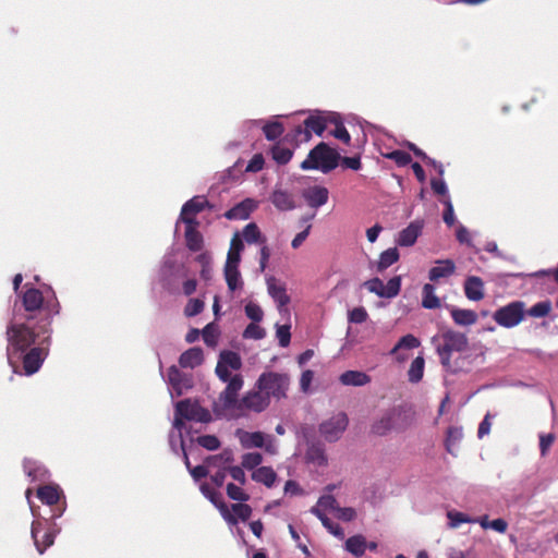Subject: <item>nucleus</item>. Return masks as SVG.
<instances>
[{
	"label": "nucleus",
	"mask_w": 558,
	"mask_h": 558,
	"mask_svg": "<svg viewBox=\"0 0 558 558\" xmlns=\"http://www.w3.org/2000/svg\"><path fill=\"white\" fill-rule=\"evenodd\" d=\"M314 507H318L323 511L329 510L336 512L339 505L331 494H324L318 498L317 504Z\"/></svg>",
	"instance_id": "nucleus-55"
},
{
	"label": "nucleus",
	"mask_w": 558,
	"mask_h": 558,
	"mask_svg": "<svg viewBox=\"0 0 558 558\" xmlns=\"http://www.w3.org/2000/svg\"><path fill=\"white\" fill-rule=\"evenodd\" d=\"M242 239L248 244L265 242V238H263L260 230L255 222H251L243 228Z\"/></svg>",
	"instance_id": "nucleus-41"
},
{
	"label": "nucleus",
	"mask_w": 558,
	"mask_h": 558,
	"mask_svg": "<svg viewBox=\"0 0 558 558\" xmlns=\"http://www.w3.org/2000/svg\"><path fill=\"white\" fill-rule=\"evenodd\" d=\"M225 278L227 281V286L230 291H235L236 289L242 287L241 275L239 268L235 267H225Z\"/></svg>",
	"instance_id": "nucleus-46"
},
{
	"label": "nucleus",
	"mask_w": 558,
	"mask_h": 558,
	"mask_svg": "<svg viewBox=\"0 0 558 558\" xmlns=\"http://www.w3.org/2000/svg\"><path fill=\"white\" fill-rule=\"evenodd\" d=\"M233 461L234 453L230 448H225L221 452L205 458V463L207 465L211 468H218V470L232 466L231 463Z\"/></svg>",
	"instance_id": "nucleus-27"
},
{
	"label": "nucleus",
	"mask_w": 558,
	"mask_h": 558,
	"mask_svg": "<svg viewBox=\"0 0 558 558\" xmlns=\"http://www.w3.org/2000/svg\"><path fill=\"white\" fill-rule=\"evenodd\" d=\"M550 310L551 303L549 301H543L534 304L526 313L532 317L541 318L547 316Z\"/></svg>",
	"instance_id": "nucleus-54"
},
{
	"label": "nucleus",
	"mask_w": 558,
	"mask_h": 558,
	"mask_svg": "<svg viewBox=\"0 0 558 558\" xmlns=\"http://www.w3.org/2000/svg\"><path fill=\"white\" fill-rule=\"evenodd\" d=\"M270 153H271L272 159L278 165H287L293 156V150L288 147L282 146L281 143L275 144L271 147Z\"/></svg>",
	"instance_id": "nucleus-42"
},
{
	"label": "nucleus",
	"mask_w": 558,
	"mask_h": 558,
	"mask_svg": "<svg viewBox=\"0 0 558 558\" xmlns=\"http://www.w3.org/2000/svg\"><path fill=\"white\" fill-rule=\"evenodd\" d=\"M23 470L31 482L45 483L50 478L48 469L38 460L25 458L23 461Z\"/></svg>",
	"instance_id": "nucleus-17"
},
{
	"label": "nucleus",
	"mask_w": 558,
	"mask_h": 558,
	"mask_svg": "<svg viewBox=\"0 0 558 558\" xmlns=\"http://www.w3.org/2000/svg\"><path fill=\"white\" fill-rule=\"evenodd\" d=\"M442 344L437 349H464L468 344V339L464 333L459 331L449 330L442 335Z\"/></svg>",
	"instance_id": "nucleus-29"
},
{
	"label": "nucleus",
	"mask_w": 558,
	"mask_h": 558,
	"mask_svg": "<svg viewBox=\"0 0 558 558\" xmlns=\"http://www.w3.org/2000/svg\"><path fill=\"white\" fill-rule=\"evenodd\" d=\"M400 413L397 409H391L385 412L377 421L371 426V433L376 436H385L391 432L396 426V417Z\"/></svg>",
	"instance_id": "nucleus-18"
},
{
	"label": "nucleus",
	"mask_w": 558,
	"mask_h": 558,
	"mask_svg": "<svg viewBox=\"0 0 558 558\" xmlns=\"http://www.w3.org/2000/svg\"><path fill=\"white\" fill-rule=\"evenodd\" d=\"M344 548L348 553L356 558H361L365 554L366 539L363 535L356 534L347 538Z\"/></svg>",
	"instance_id": "nucleus-32"
},
{
	"label": "nucleus",
	"mask_w": 558,
	"mask_h": 558,
	"mask_svg": "<svg viewBox=\"0 0 558 558\" xmlns=\"http://www.w3.org/2000/svg\"><path fill=\"white\" fill-rule=\"evenodd\" d=\"M205 208H210V204L206 196L204 195H196L189 199L183 206L181 211H183L184 215L191 214V215H197L201 211H203Z\"/></svg>",
	"instance_id": "nucleus-33"
},
{
	"label": "nucleus",
	"mask_w": 558,
	"mask_h": 558,
	"mask_svg": "<svg viewBox=\"0 0 558 558\" xmlns=\"http://www.w3.org/2000/svg\"><path fill=\"white\" fill-rule=\"evenodd\" d=\"M399 259V251L397 247H390L386 251H384L380 256L379 260L377 263V270L384 271L395 263H397Z\"/></svg>",
	"instance_id": "nucleus-40"
},
{
	"label": "nucleus",
	"mask_w": 558,
	"mask_h": 558,
	"mask_svg": "<svg viewBox=\"0 0 558 558\" xmlns=\"http://www.w3.org/2000/svg\"><path fill=\"white\" fill-rule=\"evenodd\" d=\"M211 410L216 418L225 417L227 411L230 410L242 412L241 398L239 399V396L223 390L218 399L213 402Z\"/></svg>",
	"instance_id": "nucleus-12"
},
{
	"label": "nucleus",
	"mask_w": 558,
	"mask_h": 558,
	"mask_svg": "<svg viewBox=\"0 0 558 558\" xmlns=\"http://www.w3.org/2000/svg\"><path fill=\"white\" fill-rule=\"evenodd\" d=\"M524 317V303L520 301L511 302L500 307L494 314L495 322L504 327L510 328L517 326Z\"/></svg>",
	"instance_id": "nucleus-8"
},
{
	"label": "nucleus",
	"mask_w": 558,
	"mask_h": 558,
	"mask_svg": "<svg viewBox=\"0 0 558 558\" xmlns=\"http://www.w3.org/2000/svg\"><path fill=\"white\" fill-rule=\"evenodd\" d=\"M197 405L198 403H192L190 399H184L175 403L174 412L186 421H191Z\"/></svg>",
	"instance_id": "nucleus-44"
},
{
	"label": "nucleus",
	"mask_w": 558,
	"mask_h": 558,
	"mask_svg": "<svg viewBox=\"0 0 558 558\" xmlns=\"http://www.w3.org/2000/svg\"><path fill=\"white\" fill-rule=\"evenodd\" d=\"M184 420H185L184 417L178 415L174 412V418H173V422H172V429L171 430H174L175 435H178V439L180 441V447L181 448H183V444H185L184 439H183V432L185 430L186 434L191 433L190 429L186 428Z\"/></svg>",
	"instance_id": "nucleus-53"
},
{
	"label": "nucleus",
	"mask_w": 558,
	"mask_h": 558,
	"mask_svg": "<svg viewBox=\"0 0 558 558\" xmlns=\"http://www.w3.org/2000/svg\"><path fill=\"white\" fill-rule=\"evenodd\" d=\"M234 435L244 449L263 448V446H265V440L268 438V434H265L264 432H247L242 428H238Z\"/></svg>",
	"instance_id": "nucleus-16"
},
{
	"label": "nucleus",
	"mask_w": 558,
	"mask_h": 558,
	"mask_svg": "<svg viewBox=\"0 0 558 558\" xmlns=\"http://www.w3.org/2000/svg\"><path fill=\"white\" fill-rule=\"evenodd\" d=\"M339 380L344 386L362 387L371 381V377L361 371H345L343 372Z\"/></svg>",
	"instance_id": "nucleus-28"
},
{
	"label": "nucleus",
	"mask_w": 558,
	"mask_h": 558,
	"mask_svg": "<svg viewBox=\"0 0 558 558\" xmlns=\"http://www.w3.org/2000/svg\"><path fill=\"white\" fill-rule=\"evenodd\" d=\"M328 190L324 186L318 185L307 189L303 194L307 204L314 208H317L326 204L328 201Z\"/></svg>",
	"instance_id": "nucleus-25"
},
{
	"label": "nucleus",
	"mask_w": 558,
	"mask_h": 558,
	"mask_svg": "<svg viewBox=\"0 0 558 558\" xmlns=\"http://www.w3.org/2000/svg\"><path fill=\"white\" fill-rule=\"evenodd\" d=\"M447 517L449 520V526L452 529H457L463 523L471 522V519L466 514L459 511H449Z\"/></svg>",
	"instance_id": "nucleus-63"
},
{
	"label": "nucleus",
	"mask_w": 558,
	"mask_h": 558,
	"mask_svg": "<svg viewBox=\"0 0 558 558\" xmlns=\"http://www.w3.org/2000/svg\"><path fill=\"white\" fill-rule=\"evenodd\" d=\"M167 383L170 386L169 392L171 398H178L192 387L190 377L182 373L177 365H171L167 373Z\"/></svg>",
	"instance_id": "nucleus-11"
},
{
	"label": "nucleus",
	"mask_w": 558,
	"mask_h": 558,
	"mask_svg": "<svg viewBox=\"0 0 558 558\" xmlns=\"http://www.w3.org/2000/svg\"><path fill=\"white\" fill-rule=\"evenodd\" d=\"M267 289L269 295L277 303L279 312L289 318L290 312L287 305L290 303V296L287 294L286 286L271 277L267 280Z\"/></svg>",
	"instance_id": "nucleus-14"
},
{
	"label": "nucleus",
	"mask_w": 558,
	"mask_h": 558,
	"mask_svg": "<svg viewBox=\"0 0 558 558\" xmlns=\"http://www.w3.org/2000/svg\"><path fill=\"white\" fill-rule=\"evenodd\" d=\"M31 495L32 490L31 488H27L25 496L32 515L36 518V520H34L32 523L31 535L37 551L43 555L50 546L53 545L56 536L61 532V526L56 522V520L49 518L38 519L39 507L35 506L31 500Z\"/></svg>",
	"instance_id": "nucleus-1"
},
{
	"label": "nucleus",
	"mask_w": 558,
	"mask_h": 558,
	"mask_svg": "<svg viewBox=\"0 0 558 558\" xmlns=\"http://www.w3.org/2000/svg\"><path fill=\"white\" fill-rule=\"evenodd\" d=\"M251 477L256 483H262L267 488H271L275 485L278 475L271 466H259L252 472Z\"/></svg>",
	"instance_id": "nucleus-30"
},
{
	"label": "nucleus",
	"mask_w": 558,
	"mask_h": 558,
	"mask_svg": "<svg viewBox=\"0 0 558 558\" xmlns=\"http://www.w3.org/2000/svg\"><path fill=\"white\" fill-rule=\"evenodd\" d=\"M225 383H227L225 390L236 396H239V391L242 389L244 384L241 375H230V377Z\"/></svg>",
	"instance_id": "nucleus-64"
},
{
	"label": "nucleus",
	"mask_w": 558,
	"mask_h": 558,
	"mask_svg": "<svg viewBox=\"0 0 558 558\" xmlns=\"http://www.w3.org/2000/svg\"><path fill=\"white\" fill-rule=\"evenodd\" d=\"M450 315L453 322L461 326H470L475 324L477 320V314L472 310L452 307L450 310Z\"/></svg>",
	"instance_id": "nucleus-34"
},
{
	"label": "nucleus",
	"mask_w": 558,
	"mask_h": 558,
	"mask_svg": "<svg viewBox=\"0 0 558 558\" xmlns=\"http://www.w3.org/2000/svg\"><path fill=\"white\" fill-rule=\"evenodd\" d=\"M252 507L245 502H236L231 505L230 513L236 518V522L240 520L246 522L252 515Z\"/></svg>",
	"instance_id": "nucleus-47"
},
{
	"label": "nucleus",
	"mask_w": 558,
	"mask_h": 558,
	"mask_svg": "<svg viewBox=\"0 0 558 558\" xmlns=\"http://www.w3.org/2000/svg\"><path fill=\"white\" fill-rule=\"evenodd\" d=\"M201 336L207 347L217 344L218 331L214 324H208L201 332Z\"/></svg>",
	"instance_id": "nucleus-57"
},
{
	"label": "nucleus",
	"mask_w": 558,
	"mask_h": 558,
	"mask_svg": "<svg viewBox=\"0 0 558 558\" xmlns=\"http://www.w3.org/2000/svg\"><path fill=\"white\" fill-rule=\"evenodd\" d=\"M340 160V154L320 142L310 153L305 160L301 162L302 170H320L328 173L337 168Z\"/></svg>",
	"instance_id": "nucleus-4"
},
{
	"label": "nucleus",
	"mask_w": 558,
	"mask_h": 558,
	"mask_svg": "<svg viewBox=\"0 0 558 558\" xmlns=\"http://www.w3.org/2000/svg\"><path fill=\"white\" fill-rule=\"evenodd\" d=\"M202 494L207 498L220 512L221 517L230 525L236 524V518L230 513L221 493L213 489L208 484L203 483L199 487Z\"/></svg>",
	"instance_id": "nucleus-13"
},
{
	"label": "nucleus",
	"mask_w": 558,
	"mask_h": 558,
	"mask_svg": "<svg viewBox=\"0 0 558 558\" xmlns=\"http://www.w3.org/2000/svg\"><path fill=\"white\" fill-rule=\"evenodd\" d=\"M310 512L314 514L323 524L325 529L328 530L330 534L342 539L344 537L343 529L339 524H335L326 513L320 510L318 507H312Z\"/></svg>",
	"instance_id": "nucleus-31"
},
{
	"label": "nucleus",
	"mask_w": 558,
	"mask_h": 558,
	"mask_svg": "<svg viewBox=\"0 0 558 558\" xmlns=\"http://www.w3.org/2000/svg\"><path fill=\"white\" fill-rule=\"evenodd\" d=\"M204 351H183L179 357V365L182 368H195L204 362Z\"/></svg>",
	"instance_id": "nucleus-35"
},
{
	"label": "nucleus",
	"mask_w": 558,
	"mask_h": 558,
	"mask_svg": "<svg viewBox=\"0 0 558 558\" xmlns=\"http://www.w3.org/2000/svg\"><path fill=\"white\" fill-rule=\"evenodd\" d=\"M219 357L215 369L216 375L221 381H226L232 371H238L242 366V359L238 351H219Z\"/></svg>",
	"instance_id": "nucleus-10"
},
{
	"label": "nucleus",
	"mask_w": 558,
	"mask_h": 558,
	"mask_svg": "<svg viewBox=\"0 0 558 558\" xmlns=\"http://www.w3.org/2000/svg\"><path fill=\"white\" fill-rule=\"evenodd\" d=\"M196 442L209 450V451H216L220 448L221 446V441L220 439L216 436V435H211V434H206V435H202V436H198L196 438Z\"/></svg>",
	"instance_id": "nucleus-48"
},
{
	"label": "nucleus",
	"mask_w": 558,
	"mask_h": 558,
	"mask_svg": "<svg viewBox=\"0 0 558 558\" xmlns=\"http://www.w3.org/2000/svg\"><path fill=\"white\" fill-rule=\"evenodd\" d=\"M283 131H284V129H283L282 123L277 122V121L266 123L263 126L264 135L268 141L277 140L278 137H280L282 135Z\"/></svg>",
	"instance_id": "nucleus-49"
},
{
	"label": "nucleus",
	"mask_w": 558,
	"mask_h": 558,
	"mask_svg": "<svg viewBox=\"0 0 558 558\" xmlns=\"http://www.w3.org/2000/svg\"><path fill=\"white\" fill-rule=\"evenodd\" d=\"M387 158L393 160L399 167H404L412 161V157L404 150H392L387 155Z\"/></svg>",
	"instance_id": "nucleus-60"
},
{
	"label": "nucleus",
	"mask_w": 558,
	"mask_h": 558,
	"mask_svg": "<svg viewBox=\"0 0 558 558\" xmlns=\"http://www.w3.org/2000/svg\"><path fill=\"white\" fill-rule=\"evenodd\" d=\"M270 202L280 211L292 210L296 207L293 194L281 189H275L272 191Z\"/></svg>",
	"instance_id": "nucleus-22"
},
{
	"label": "nucleus",
	"mask_w": 558,
	"mask_h": 558,
	"mask_svg": "<svg viewBox=\"0 0 558 558\" xmlns=\"http://www.w3.org/2000/svg\"><path fill=\"white\" fill-rule=\"evenodd\" d=\"M265 329L262 328L257 323H251L243 331V337L245 339H262L265 337Z\"/></svg>",
	"instance_id": "nucleus-59"
},
{
	"label": "nucleus",
	"mask_w": 558,
	"mask_h": 558,
	"mask_svg": "<svg viewBox=\"0 0 558 558\" xmlns=\"http://www.w3.org/2000/svg\"><path fill=\"white\" fill-rule=\"evenodd\" d=\"M363 287L367 289L368 292L375 293L379 298L391 299L397 296L400 292L401 278L399 276L392 277L388 280L387 284H384V282L376 277L366 280Z\"/></svg>",
	"instance_id": "nucleus-9"
},
{
	"label": "nucleus",
	"mask_w": 558,
	"mask_h": 558,
	"mask_svg": "<svg viewBox=\"0 0 558 558\" xmlns=\"http://www.w3.org/2000/svg\"><path fill=\"white\" fill-rule=\"evenodd\" d=\"M424 221L421 219H416L410 222L407 228L400 231L397 243L400 246H412L416 242L418 235L422 233Z\"/></svg>",
	"instance_id": "nucleus-21"
},
{
	"label": "nucleus",
	"mask_w": 558,
	"mask_h": 558,
	"mask_svg": "<svg viewBox=\"0 0 558 558\" xmlns=\"http://www.w3.org/2000/svg\"><path fill=\"white\" fill-rule=\"evenodd\" d=\"M263 462V454L257 451L246 452L242 456L241 465L245 470L254 471L260 466Z\"/></svg>",
	"instance_id": "nucleus-45"
},
{
	"label": "nucleus",
	"mask_w": 558,
	"mask_h": 558,
	"mask_svg": "<svg viewBox=\"0 0 558 558\" xmlns=\"http://www.w3.org/2000/svg\"><path fill=\"white\" fill-rule=\"evenodd\" d=\"M245 314L246 316L252 319L253 323H258L263 319V316H264V312L262 310V307L254 303V302H248L246 305H245Z\"/></svg>",
	"instance_id": "nucleus-62"
},
{
	"label": "nucleus",
	"mask_w": 558,
	"mask_h": 558,
	"mask_svg": "<svg viewBox=\"0 0 558 558\" xmlns=\"http://www.w3.org/2000/svg\"><path fill=\"white\" fill-rule=\"evenodd\" d=\"M270 404V400L259 389L255 388L245 392L241 398L242 411L250 410L255 413L265 411Z\"/></svg>",
	"instance_id": "nucleus-15"
},
{
	"label": "nucleus",
	"mask_w": 558,
	"mask_h": 558,
	"mask_svg": "<svg viewBox=\"0 0 558 558\" xmlns=\"http://www.w3.org/2000/svg\"><path fill=\"white\" fill-rule=\"evenodd\" d=\"M49 351H7V360L16 375L32 376L36 374Z\"/></svg>",
	"instance_id": "nucleus-3"
},
{
	"label": "nucleus",
	"mask_w": 558,
	"mask_h": 558,
	"mask_svg": "<svg viewBox=\"0 0 558 558\" xmlns=\"http://www.w3.org/2000/svg\"><path fill=\"white\" fill-rule=\"evenodd\" d=\"M185 245L191 252H201L204 247V238L198 230L189 229L184 232Z\"/></svg>",
	"instance_id": "nucleus-37"
},
{
	"label": "nucleus",
	"mask_w": 558,
	"mask_h": 558,
	"mask_svg": "<svg viewBox=\"0 0 558 558\" xmlns=\"http://www.w3.org/2000/svg\"><path fill=\"white\" fill-rule=\"evenodd\" d=\"M349 425V417L345 412H338L318 425L320 436L328 442L338 441Z\"/></svg>",
	"instance_id": "nucleus-7"
},
{
	"label": "nucleus",
	"mask_w": 558,
	"mask_h": 558,
	"mask_svg": "<svg viewBox=\"0 0 558 558\" xmlns=\"http://www.w3.org/2000/svg\"><path fill=\"white\" fill-rule=\"evenodd\" d=\"M442 367L452 374L469 372L474 361L483 354H475V351H437Z\"/></svg>",
	"instance_id": "nucleus-6"
},
{
	"label": "nucleus",
	"mask_w": 558,
	"mask_h": 558,
	"mask_svg": "<svg viewBox=\"0 0 558 558\" xmlns=\"http://www.w3.org/2000/svg\"><path fill=\"white\" fill-rule=\"evenodd\" d=\"M289 384L290 379L287 374L270 371L259 375L255 383V388L263 391L269 400L274 398L279 401L287 398Z\"/></svg>",
	"instance_id": "nucleus-5"
},
{
	"label": "nucleus",
	"mask_w": 558,
	"mask_h": 558,
	"mask_svg": "<svg viewBox=\"0 0 558 558\" xmlns=\"http://www.w3.org/2000/svg\"><path fill=\"white\" fill-rule=\"evenodd\" d=\"M22 303L26 312L40 311L44 305L43 292L36 288H27L23 293Z\"/></svg>",
	"instance_id": "nucleus-23"
},
{
	"label": "nucleus",
	"mask_w": 558,
	"mask_h": 558,
	"mask_svg": "<svg viewBox=\"0 0 558 558\" xmlns=\"http://www.w3.org/2000/svg\"><path fill=\"white\" fill-rule=\"evenodd\" d=\"M421 341L415 336L409 333L399 339L392 349H417Z\"/></svg>",
	"instance_id": "nucleus-58"
},
{
	"label": "nucleus",
	"mask_w": 558,
	"mask_h": 558,
	"mask_svg": "<svg viewBox=\"0 0 558 558\" xmlns=\"http://www.w3.org/2000/svg\"><path fill=\"white\" fill-rule=\"evenodd\" d=\"M226 490L228 497L238 502H246L250 499V495L246 494L240 486L235 485L234 483H228Z\"/></svg>",
	"instance_id": "nucleus-50"
},
{
	"label": "nucleus",
	"mask_w": 558,
	"mask_h": 558,
	"mask_svg": "<svg viewBox=\"0 0 558 558\" xmlns=\"http://www.w3.org/2000/svg\"><path fill=\"white\" fill-rule=\"evenodd\" d=\"M463 437L462 429L459 427H449L446 437V449L453 454L452 446L457 445Z\"/></svg>",
	"instance_id": "nucleus-52"
},
{
	"label": "nucleus",
	"mask_w": 558,
	"mask_h": 558,
	"mask_svg": "<svg viewBox=\"0 0 558 558\" xmlns=\"http://www.w3.org/2000/svg\"><path fill=\"white\" fill-rule=\"evenodd\" d=\"M436 264L428 272L430 281H438L441 278L450 277L456 270V265L451 259L438 260Z\"/></svg>",
	"instance_id": "nucleus-26"
},
{
	"label": "nucleus",
	"mask_w": 558,
	"mask_h": 558,
	"mask_svg": "<svg viewBox=\"0 0 558 558\" xmlns=\"http://www.w3.org/2000/svg\"><path fill=\"white\" fill-rule=\"evenodd\" d=\"M304 126L311 135L315 133L320 136L326 130V120L319 116H310L304 120Z\"/></svg>",
	"instance_id": "nucleus-43"
},
{
	"label": "nucleus",
	"mask_w": 558,
	"mask_h": 558,
	"mask_svg": "<svg viewBox=\"0 0 558 558\" xmlns=\"http://www.w3.org/2000/svg\"><path fill=\"white\" fill-rule=\"evenodd\" d=\"M257 208V202L252 198H245L225 213L229 220H245Z\"/></svg>",
	"instance_id": "nucleus-20"
},
{
	"label": "nucleus",
	"mask_w": 558,
	"mask_h": 558,
	"mask_svg": "<svg viewBox=\"0 0 558 558\" xmlns=\"http://www.w3.org/2000/svg\"><path fill=\"white\" fill-rule=\"evenodd\" d=\"M37 498L47 506H54L65 499L64 493L57 484H46L37 488Z\"/></svg>",
	"instance_id": "nucleus-19"
},
{
	"label": "nucleus",
	"mask_w": 558,
	"mask_h": 558,
	"mask_svg": "<svg viewBox=\"0 0 558 558\" xmlns=\"http://www.w3.org/2000/svg\"><path fill=\"white\" fill-rule=\"evenodd\" d=\"M464 293L470 301H481L484 298V282L477 276H470L464 281Z\"/></svg>",
	"instance_id": "nucleus-24"
},
{
	"label": "nucleus",
	"mask_w": 558,
	"mask_h": 558,
	"mask_svg": "<svg viewBox=\"0 0 558 558\" xmlns=\"http://www.w3.org/2000/svg\"><path fill=\"white\" fill-rule=\"evenodd\" d=\"M291 325L290 324H276V337L280 347L286 348L290 344L291 340Z\"/></svg>",
	"instance_id": "nucleus-51"
},
{
	"label": "nucleus",
	"mask_w": 558,
	"mask_h": 558,
	"mask_svg": "<svg viewBox=\"0 0 558 558\" xmlns=\"http://www.w3.org/2000/svg\"><path fill=\"white\" fill-rule=\"evenodd\" d=\"M425 368V360L422 355L416 356L408 371L409 381L412 384H417L422 380Z\"/></svg>",
	"instance_id": "nucleus-38"
},
{
	"label": "nucleus",
	"mask_w": 558,
	"mask_h": 558,
	"mask_svg": "<svg viewBox=\"0 0 558 558\" xmlns=\"http://www.w3.org/2000/svg\"><path fill=\"white\" fill-rule=\"evenodd\" d=\"M7 335L13 349H46L50 344V331L46 325L35 330L27 324H12Z\"/></svg>",
	"instance_id": "nucleus-2"
},
{
	"label": "nucleus",
	"mask_w": 558,
	"mask_h": 558,
	"mask_svg": "<svg viewBox=\"0 0 558 558\" xmlns=\"http://www.w3.org/2000/svg\"><path fill=\"white\" fill-rule=\"evenodd\" d=\"M306 459L319 466L326 465L328 462L325 448L319 442L308 445L306 450Z\"/></svg>",
	"instance_id": "nucleus-36"
},
{
	"label": "nucleus",
	"mask_w": 558,
	"mask_h": 558,
	"mask_svg": "<svg viewBox=\"0 0 558 558\" xmlns=\"http://www.w3.org/2000/svg\"><path fill=\"white\" fill-rule=\"evenodd\" d=\"M538 439L541 457H546L556 439V436L554 433H539Z\"/></svg>",
	"instance_id": "nucleus-56"
},
{
	"label": "nucleus",
	"mask_w": 558,
	"mask_h": 558,
	"mask_svg": "<svg viewBox=\"0 0 558 558\" xmlns=\"http://www.w3.org/2000/svg\"><path fill=\"white\" fill-rule=\"evenodd\" d=\"M422 305L428 310H435L440 307V300L435 294V287L430 283H426L423 287V300Z\"/></svg>",
	"instance_id": "nucleus-39"
},
{
	"label": "nucleus",
	"mask_w": 558,
	"mask_h": 558,
	"mask_svg": "<svg viewBox=\"0 0 558 558\" xmlns=\"http://www.w3.org/2000/svg\"><path fill=\"white\" fill-rule=\"evenodd\" d=\"M204 302L201 299H191L184 307V314L187 317H193L201 314L204 310Z\"/></svg>",
	"instance_id": "nucleus-61"
}]
</instances>
